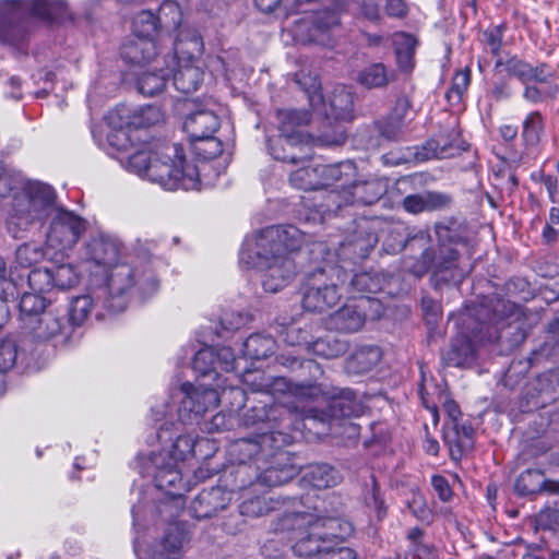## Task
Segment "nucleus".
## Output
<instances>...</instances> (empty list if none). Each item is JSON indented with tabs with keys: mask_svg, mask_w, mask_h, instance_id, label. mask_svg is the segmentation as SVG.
Returning a JSON list of instances; mask_svg holds the SVG:
<instances>
[{
	"mask_svg": "<svg viewBox=\"0 0 559 559\" xmlns=\"http://www.w3.org/2000/svg\"><path fill=\"white\" fill-rule=\"evenodd\" d=\"M80 263L91 286H100L98 299L111 311H123L130 298L154 297L160 281L151 254L128 251L115 234L98 231L84 243Z\"/></svg>",
	"mask_w": 559,
	"mask_h": 559,
	"instance_id": "obj_1",
	"label": "nucleus"
},
{
	"mask_svg": "<svg viewBox=\"0 0 559 559\" xmlns=\"http://www.w3.org/2000/svg\"><path fill=\"white\" fill-rule=\"evenodd\" d=\"M108 127L103 140L92 129L97 144L105 150H115L120 165L129 173L159 185L163 189L194 190L200 187V169L188 163L183 147L178 143L135 142L140 140L133 127V112L127 106H118L105 116Z\"/></svg>",
	"mask_w": 559,
	"mask_h": 559,
	"instance_id": "obj_2",
	"label": "nucleus"
},
{
	"mask_svg": "<svg viewBox=\"0 0 559 559\" xmlns=\"http://www.w3.org/2000/svg\"><path fill=\"white\" fill-rule=\"evenodd\" d=\"M7 207L5 227L14 238H23L32 229L50 219L45 243L56 259L68 255L86 233V219L58 202L53 187L41 181H27L17 187Z\"/></svg>",
	"mask_w": 559,
	"mask_h": 559,
	"instance_id": "obj_3",
	"label": "nucleus"
},
{
	"mask_svg": "<svg viewBox=\"0 0 559 559\" xmlns=\"http://www.w3.org/2000/svg\"><path fill=\"white\" fill-rule=\"evenodd\" d=\"M304 241V233L293 225L269 226L245 238L239 262L257 270L263 289L275 294L294 280L297 269L293 254Z\"/></svg>",
	"mask_w": 559,
	"mask_h": 559,
	"instance_id": "obj_4",
	"label": "nucleus"
},
{
	"mask_svg": "<svg viewBox=\"0 0 559 559\" xmlns=\"http://www.w3.org/2000/svg\"><path fill=\"white\" fill-rule=\"evenodd\" d=\"M378 242V236L368 231L364 237L350 239L341 243L337 252L326 250L322 242L313 245L312 254H323V266L312 272L305 284L302 306L305 310L323 312L337 304L342 293L340 284H344L348 277L345 271V261L362 260Z\"/></svg>",
	"mask_w": 559,
	"mask_h": 559,
	"instance_id": "obj_5",
	"label": "nucleus"
},
{
	"mask_svg": "<svg viewBox=\"0 0 559 559\" xmlns=\"http://www.w3.org/2000/svg\"><path fill=\"white\" fill-rule=\"evenodd\" d=\"M292 511H285L280 519L281 531H302L305 535L299 537L294 545V551L300 557L313 555L323 556L329 544L334 539H344L352 534V525L333 516H322L318 513L317 507L310 508L296 499L292 500Z\"/></svg>",
	"mask_w": 559,
	"mask_h": 559,
	"instance_id": "obj_6",
	"label": "nucleus"
},
{
	"mask_svg": "<svg viewBox=\"0 0 559 559\" xmlns=\"http://www.w3.org/2000/svg\"><path fill=\"white\" fill-rule=\"evenodd\" d=\"M71 19L67 0H0V43L15 45L34 20L63 22Z\"/></svg>",
	"mask_w": 559,
	"mask_h": 559,
	"instance_id": "obj_7",
	"label": "nucleus"
},
{
	"mask_svg": "<svg viewBox=\"0 0 559 559\" xmlns=\"http://www.w3.org/2000/svg\"><path fill=\"white\" fill-rule=\"evenodd\" d=\"M255 5L265 13H275L278 17H287L293 13H301L302 17L295 22L293 33L301 43L330 45L332 34L340 24L336 10L304 9L309 1L301 0H254Z\"/></svg>",
	"mask_w": 559,
	"mask_h": 559,
	"instance_id": "obj_8",
	"label": "nucleus"
},
{
	"mask_svg": "<svg viewBox=\"0 0 559 559\" xmlns=\"http://www.w3.org/2000/svg\"><path fill=\"white\" fill-rule=\"evenodd\" d=\"M252 416L254 418L252 424H255V418L263 420L266 418L269 429L259 433L254 438H242L228 448L230 459L238 464L235 469V481H240L241 488L246 486V479L250 478L254 473L259 459H265L269 450L283 448L289 442V436L286 432L275 429V425L271 424L275 420L276 414L280 413L277 407H271L269 411L264 408H252Z\"/></svg>",
	"mask_w": 559,
	"mask_h": 559,
	"instance_id": "obj_9",
	"label": "nucleus"
},
{
	"mask_svg": "<svg viewBox=\"0 0 559 559\" xmlns=\"http://www.w3.org/2000/svg\"><path fill=\"white\" fill-rule=\"evenodd\" d=\"M278 135L267 141L270 155L284 163L296 164L304 162L311 155L309 136L301 131V127L310 121L306 110H284L278 112Z\"/></svg>",
	"mask_w": 559,
	"mask_h": 559,
	"instance_id": "obj_10",
	"label": "nucleus"
},
{
	"mask_svg": "<svg viewBox=\"0 0 559 559\" xmlns=\"http://www.w3.org/2000/svg\"><path fill=\"white\" fill-rule=\"evenodd\" d=\"M174 50L171 62L176 64V69L169 70L173 72V85L178 92L190 94L203 81V71L194 63L195 58L203 51V40L195 29H187L185 37L183 32H180L175 38Z\"/></svg>",
	"mask_w": 559,
	"mask_h": 559,
	"instance_id": "obj_11",
	"label": "nucleus"
},
{
	"mask_svg": "<svg viewBox=\"0 0 559 559\" xmlns=\"http://www.w3.org/2000/svg\"><path fill=\"white\" fill-rule=\"evenodd\" d=\"M254 321L249 309L225 307L221 310L216 325H200L193 332V338L200 349H231L227 344L233 335Z\"/></svg>",
	"mask_w": 559,
	"mask_h": 559,
	"instance_id": "obj_12",
	"label": "nucleus"
},
{
	"mask_svg": "<svg viewBox=\"0 0 559 559\" xmlns=\"http://www.w3.org/2000/svg\"><path fill=\"white\" fill-rule=\"evenodd\" d=\"M140 473L153 477L156 489L164 491L170 501L163 503L165 509H170L171 503H177L187 491L181 472L177 464L166 461L163 453L155 451L138 456Z\"/></svg>",
	"mask_w": 559,
	"mask_h": 559,
	"instance_id": "obj_13",
	"label": "nucleus"
},
{
	"mask_svg": "<svg viewBox=\"0 0 559 559\" xmlns=\"http://www.w3.org/2000/svg\"><path fill=\"white\" fill-rule=\"evenodd\" d=\"M158 26L160 31L176 33L175 38L183 32L186 36L187 29H192L182 24V12L179 4L175 1H164L159 7L158 16L156 17L151 11L140 12L133 20L132 27L135 36L143 38H153Z\"/></svg>",
	"mask_w": 559,
	"mask_h": 559,
	"instance_id": "obj_14",
	"label": "nucleus"
},
{
	"mask_svg": "<svg viewBox=\"0 0 559 559\" xmlns=\"http://www.w3.org/2000/svg\"><path fill=\"white\" fill-rule=\"evenodd\" d=\"M298 474V467L292 463L288 452L273 448L265 459H259L252 480L261 487H275L293 479Z\"/></svg>",
	"mask_w": 559,
	"mask_h": 559,
	"instance_id": "obj_15",
	"label": "nucleus"
},
{
	"mask_svg": "<svg viewBox=\"0 0 559 559\" xmlns=\"http://www.w3.org/2000/svg\"><path fill=\"white\" fill-rule=\"evenodd\" d=\"M235 489L241 492L239 511L245 516H264L285 503V501L269 495L259 484L252 480V477L246 479L243 488H241L240 481H235Z\"/></svg>",
	"mask_w": 559,
	"mask_h": 559,
	"instance_id": "obj_16",
	"label": "nucleus"
},
{
	"mask_svg": "<svg viewBox=\"0 0 559 559\" xmlns=\"http://www.w3.org/2000/svg\"><path fill=\"white\" fill-rule=\"evenodd\" d=\"M23 328L25 335L35 342H52L53 346L70 344L72 328L61 323L60 318L48 311Z\"/></svg>",
	"mask_w": 559,
	"mask_h": 559,
	"instance_id": "obj_17",
	"label": "nucleus"
},
{
	"mask_svg": "<svg viewBox=\"0 0 559 559\" xmlns=\"http://www.w3.org/2000/svg\"><path fill=\"white\" fill-rule=\"evenodd\" d=\"M331 395V403L326 411L319 412L311 408L306 412V419L320 420L322 423L358 417L362 412V406L357 400L355 393L349 389H337Z\"/></svg>",
	"mask_w": 559,
	"mask_h": 559,
	"instance_id": "obj_18",
	"label": "nucleus"
},
{
	"mask_svg": "<svg viewBox=\"0 0 559 559\" xmlns=\"http://www.w3.org/2000/svg\"><path fill=\"white\" fill-rule=\"evenodd\" d=\"M183 397L178 408L179 418L182 421H190L215 408L219 403V395L216 390L211 388H194L190 383L181 385Z\"/></svg>",
	"mask_w": 559,
	"mask_h": 559,
	"instance_id": "obj_19",
	"label": "nucleus"
},
{
	"mask_svg": "<svg viewBox=\"0 0 559 559\" xmlns=\"http://www.w3.org/2000/svg\"><path fill=\"white\" fill-rule=\"evenodd\" d=\"M526 406L542 408L559 399V370L543 373L525 389Z\"/></svg>",
	"mask_w": 559,
	"mask_h": 559,
	"instance_id": "obj_20",
	"label": "nucleus"
},
{
	"mask_svg": "<svg viewBox=\"0 0 559 559\" xmlns=\"http://www.w3.org/2000/svg\"><path fill=\"white\" fill-rule=\"evenodd\" d=\"M317 178L322 180V188L336 183L342 191H331L329 198L338 204L342 200L348 182L356 176V166L352 160L337 164H316Z\"/></svg>",
	"mask_w": 559,
	"mask_h": 559,
	"instance_id": "obj_21",
	"label": "nucleus"
},
{
	"mask_svg": "<svg viewBox=\"0 0 559 559\" xmlns=\"http://www.w3.org/2000/svg\"><path fill=\"white\" fill-rule=\"evenodd\" d=\"M93 293L74 297L69 307V321L72 326L82 325L87 318L95 312L97 319H103L108 314L119 313L105 307L103 299H98L100 286H92Z\"/></svg>",
	"mask_w": 559,
	"mask_h": 559,
	"instance_id": "obj_22",
	"label": "nucleus"
},
{
	"mask_svg": "<svg viewBox=\"0 0 559 559\" xmlns=\"http://www.w3.org/2000/svg\"><path fill=\"white\" fill-rule=\"evenodd\" d=\"M231 500V493L221 487L202 490L192 501L190 511L199 520L209 519L224 510Z\"/></svg>",
	"mask_w": 559,
	"mask_h": 559,
	"instance_id": "obj_23",
	"label": "nucleus"
},
{
	"mask_svg": "<svg viewBox=\"0 0 559 559\" xmlns=\"http://www.w3.org/2000/svg\"><path fill=\"white\" fill-rule=\"evenodd\" d=\"M319 115L325 116L328 119L333 118L337 121H349L353 119V93L345 85L334 87L330 96L329 104L322 97V104L318 108H312Z\"/></svg>",
	"mask_w": 559,
	"mask_h": 559,
	"instance_id": "obj_24",
	"label": "nucleus"
},
{
	"mask_svg": "<svg viewBox=\"0 0 559 559\" xmlns=\"http://www.w3.org/2000/svg\"><path fill=\"white\" fill-rule=\"evenodd\" d=\"M385 191L386 182L382 179H370L362 182H352L350 180L337 207L355 202L372 204L377 202Z\"/></svg>",
	"mask_w": 559,
	"mask_h": 559,
	"instance_id": "obj_25",
	"label": "nucleus"
},
{
	"mask_svg": "<svg viewBox=\"0 0 559 559\" xmlns=\"http://www.w3.org/2000/svg\"><path fill=\"white\" fill-rule=\"evenodd\" d=\"M349 297L354 299L353 302L345 304L341 309L329 317L326 325L330 330L353 333L364 326L366 313L358 307L357 296L353 295Z\"/></svg>",
	"mask_w": 559,
	"mask_h": 559,
	"instance_id": "obj_26",
	"label": "nucleus"
},
{
	"mask_svg": "<svg viewBox=\"0 0 559 559\" xmlns=\"http://www.w3.org/2000/svg\"><path fill=\"white\" fill-rule=\"evenodd\" d=\"M219 127V118L209 108H200L190 114L183 124L190 141L213 136Z\"/></svg>",
	"mask_w": 559,
	"mask_h": 559,
	"instance_id": "obj_27",
	"label": "nucleus"
},
{
	"mask_svg": "<svg viewBox=\"0 0 559 559\" xmlns=\"http://www.w3.org/2000/svg\"><path fill=\"white\" fill-rule=\"evenodd\" d=\"M222 352H195L192 360L193 370L200 376H207L211 372H217V369L224 371L234 370L233 352H224V360L221 359Z\"/></svg>",
	"mask_w": 559,
	"mask_h": 559,
	"instance_id": "obj_28",
	"label": "nucleus"
},
{
	"mask_svg": "<svg viewBox=\"0 0 559 559\" xmlns=\"http://www.w3.org/2000/svg\"><path fill=\"white\" fill-rule=\"evenodd\" d=\"M41 358L43 352H0V395L4 392V372L9 371L17 361L25 362L24 371L40 370Z\"/></svg>",
	"mask_w": 559,
	"mask_h": 559,
	"instance_id": "obj_29",
	"label": "nucleus"
},
{
	"mask_svg": "<svg viewBox=\"0 0 559 559\" xmlns=\"http://www.w3.org/2000/svg\"><path fill=\"white\" fill-rule=\"evenodd\" d=\"M156 55V45L153 38L135 36L121 47V57L129 63L144 66Z\"/></svg>",
	"mask_w": 559,
	"mask_h": 559,
	"instance_id": "obj_30",
	"label": "nucleus"
},
{
	"mask_svg": "<svg viewBox=\"0 0 559 559\" xmlns=\"http://www.w3.org/2000/svg\"><path fill=\"white\" fill-rule=\"evenodd\" d=\"M450 198L440 192H425L409 194L403 200V207L411 214H418L426 211H436L447 206Z\"/></svg>",
	"mask_w": 559,
	"mask_h": 559,
	"instance_id": "obj_31",
	"label": "nucleus"
},
{
	"mask_svg": "<svg viewBox=\"0 0 559 559\" xmlns=\"http://www.w3.org/2000/svg\"><path fill=\"white\" fill-rule=\"evenodd\" d=\"M341 480L340 472L329 464H311L302 474V481L316 489L334 487Z\"/></svg>",
	"mask_w": 559,
	"mask_h": 559,
	"instance_id": "obj_32",
	"label": "nucleus"
},
{
	"mask_svg": "<svg viewBox=\"0 0 559 559\" xmlns=\"http://www.w3.org/2000/svg\"><path fill=\"white\" fill-rule=\"evenodd\" d=\"M388 284V278L380 272H359L350 278L347 292L350 296L355 295V293L360 294V296H367V294H376L383 290Z\"/></svg>",
	"mask_w": 559,
	"mask_h": 559,
	"instance_id": "obj_33",
	"label": "nucleus"
},
{
	"mask_svg": "<svg viewBox=\"0 0 559 559\" xmlns=\"http://www.w3.org/2000/svg\"><path fill=\"white\" fill-rule=\"evenodd\" d=\"M50 300L45 296L34 293V292H25L19 304L20 308V319L22 322V329L27 324L34 323L35 319L43 316L46 308L50 305Z\"/></svg>",
	"mask_w": 559,
	"mask_h": 559,
	"instance_id": "obj_34",
	"label": "nucleus"
},
{
	"mask_svg": "<svg viewBox=\"0 0 559 559\" xmlns=\"http://www.w3.org/2000/svg\"><path fill=\"white\" fill-rule=\"evenodd\" d=\"M43 259L57 260L52 251L48 254L47 246L43 248L36 242H25L17 247L15 251V265L20 267H31L33 264L40 262Z\"/></svg>",
	"mask_w": 559,
	"mask_h": 559,
	"instance_id": "obj_35",
	"label": "nucleus"
},
{
	"mask_svg": "<svg viewBox=\"0 0 559 559\" xmlns=\"http://www.w3.org/2000/svg\"><path fill=\"white\" fill-rule=\"evenodd\" d=\"M308 332L289 328L287 330V342L289 346L300 347L301 349H324L325 347L332 348L333 342H336L331 332L324 336H318L314 341L308 340Z\"/></svg>",
	"mask_w": 559,
	"mask_h": 559,
	"instance_id": "obj_36",
	"label": "nucleus"
},
{
	"mask_svg": "<svg viewBox=\"0 0 559 559\" xmlns=\"http://www.w3.org/2000/svg\"><path fill=\"white\" fill-rule=\"evenodd\" d=\"M392 40L400 68L404 71L411 70L413 68L416 39L412 35L401 32L394 34Z\"/></svg>",
	"mask_w": 559,
	"mask_h": 559,
	"instance_id": "obj_37",
	"label": "nucleus"
},
{
	"mask_svg": "<svg viewBox=\"0 0 559 559\" xmlns=\"http://www.w3.org/2000/svg\"><path fill=\"white\" fill-rule=\"evenodd\" d=\"M57 290H68L79 285L81 273L72 263L56 264L50 267Z\"/></svg>",
	"mask_w": 559,
	"mask_h": 559,
	"instance_id": "obj_38",
	"label": "nucleus"
},
{
	"mask_svg": "<svg viewBox=\"0 0 559 559\" xmlns=\"http://www.w3.org/2000/svg\"><path fill=\"white\" fill-rule=\"evenodd\" d=\"M156 70L157 67H154V71H145L139 76L136 85L141 94L154 96L165 88L168 72L160 69L159 73H156Z\"/></svg>",
	"mask_w": 559,
	"mask_h": 559,
	"instance_id": "obj_39",
	"label": "nucleus"
},
{
	"mask_svg": "<svg viewBox=\"0 0 559 559\" xmlns=\"http://www.w3.org/2000/svg\"><path fill=\"white\" fill-rule=\"evenodd\" d=\"M296 83L307 94L309 104L312 108H318L321 106V83L316 73L301 70L296 74Z\"/></svg>",
	"mask_w": 559,
	"mask_h": 559,
	"instance_id": "obj_40",
	"label": "nucleus"
},
{
	"mask_svg": "<svg viewBox=\"0 0 559 559\" xmlns=\"http://www.w3.org/2000/svg\"><path fill=\"white\" fill-rule=\"evenodd\" d=\"M195 440L190 435L178 436L170 445L169 450H163L158 453H163L166 456V461H170L178 465L180 461H185L193 454Z\"/></svg>",
	"mask_w": 559,
	"mask_h": 559,
	"instance_id": "obj_41",
	"label": "nucleus"
},
{
	"mask_svg": "<svg viewBox=\"0 0 559 559\" xmlns=\"http://www.w3.org/2000/svg\"><path fill=\"white\" fill-rule=\"evenodd\" d=\"M545 479L539 469H526L515 481V490L521 496L538 493L544 489Z\"/></svg>",
	"mask_w": 559,
	"mask_h": 559,
	"instance_id": "obj_42",
	"label": "nucleus"
},
{
	"mask_svg": "<svg viewBox=\"0 0 559 559\" xmlns=\"http://www.w3.org/2000/svg\"><path fill=\"white\" fill-rule=\"evenodd\" d=\"M293 187L301 190H318L322 188V180L317 178L316 164L300 167L289 176Z\"/></svg>",
	"mask_w": 559,
	"mask_h": 559,
	"instance_id": "obj_43",
	"label": "nucleus"
},
{
	"mask_svg": "<svg viewBox=\"0 0 559 559\" xmlns=\"http://www.w3.org/2000/svg\"><path fill=\"white\" fill-rule=\"evenodd\" d=\"M459 138V132L452 129L447 135L439 134L436 139L430 140L427 145L431 153L427 158H445L453 155L454 143Z\"/></svg>",
	"mask_w": 559,
	"mask_h": 559,
	"instance_id": "obj_44",
	"label": "nucleus"
},
{
	"mask_svg": "<svg viewBox=\"0 0 559 559\" xmlns=\"http://www.w3.org/2000/svg\"><path fill=\"white\" fill-rule=\"evenodd\" d=\"M27 282L32 292L43 296L56 289L50 267L33 269L28 273Z\"/></svg>",
	"mask_w": 559,
	"mask_h": 559,
	"instance_id": "obj_45",
	"label": "nucleus"
},
{
	"mask_svg": "<svg viewBox=\"0 0 559 559\" xmlns=\"http://www.w3.org/2000/svg\"><path fill=\"white\" fill-rule=\"evenodd\" d=\"M390 81V74L382 63H373L359 73V82L368 87H382Z\"/></svg>",
	"mask_w": 559,
	"mask_h": 559,
	"instance_id": "obj_46",
	"label": "nucleus"
},
{
	"mask_svg": "<svg viewBox=\"0 0 559 559\" xmlns=\"http://www.w3.org/2000/svg\"><path fill=\"white\" fill-rule=\"evenodd\" d=\"M544 131V120L539 111L530 112L523 121L522 136L527 145H536Z\"/></svg>",
	"mask_w": 559,
	"mask_h": 559,
	"instance_id": "obj_47",
	"label": "nucleus"
},
{
	"mask_svg": "<svg viewBox=\"0 0 559 559\" xmlns=\"http://www.w3.org/2000/svg\"><path fill=\"white\" fill-rule=\"evenodd\" d=\"M188 532L185 527L175 522L170 523L163 538L162 545L167 554L178 552L188 540Z\"/></svg>",
	"mask_w": 559,
	"mask_h": 559,
	"instance_id": "obj_48",
	"label": "nucleus"
},
{
	"mask_svg": "<svg viewBox=\"0 0 559 559\" xmlns=\"http://www.w3.org/2000/svg\"><path fill=\"white\" fill-rule=\"evenodd\" d=\"M471 83V71L469 69L460 70L455 73L452 80L451 87L445 94L448 102L451 105H457L463 99Z\"/></svg>",
	"mask_w": 559,
	"mask_h": 559,
	"instance_id": "obj_49",
	"label": "nucleus"
},
{
	"mask_svg": "<svg viewBox=\"0 0 559 559\" xmlns=\"http://www.w3.org/2000/svg\"><path fill=\"white\" fill-rule=\"evenodd\" d=\"M194 154L202 159H211L222 153V143L214 136L206 139H195L190 141Z\"/></svg>",
	"mask_w": 559,
	"mask_h": 559,
	"instance_id": "obj_50",
	"label": "nucleus"
},
{
	"mask_svg": "<svg viewBox=\"0 0 559 559\" xmlns=\"http://www.w3.org/2000/svg\"><path fill=\"white\" fill-rule=\"evenodd\" d=\"M163 120V114L158 107L145 106L133 112V127L138 129L148 128Z\"/></svg>",
	"mask_w": 559,
	"mask_h": 559,
	"instance_id": "obj_51",
	"label": "nucleus"
},
{
	"mask_svg": "<svg viewBox=\"0 0 559 559\" xmlns=\"http://www.w3.org/2000/svg\"><path fill=\"white\" fill-rule=\"evenodd\" d=\"M407 111H408L407 99H405V98L397 99L394 111L391 116L392 127L391 126L384 127L382 129V135L390 140L396 139L400 133V130H401L402 120L405 117Z\"/></svg>",
	"mask_w": 559,
	"mask_h": 559,
	"instance_id": "obj_52",
	"label": "nucleus"
},
{
	"mask_svg": "<svg viewBox=\"0 0 559 559\" xmlns=\"http://www.w3.org/2000/svg\"><path fill=\"white\" fill-rule=\"evenodd\" d=\"M15 290L16 277L0 257V301H7L10 297H14Z\"/></svg>",
	"mask_w": 559,
	"mask_h": 559,
	"instance_id": "obj_53",
	"label": "nucleus"
},
{
	"mask_svg": "<svg viewBox=\"0 0 559 559\" xmlns=\"http://www.w3.org/2000/svg\"><path fill=\"white\" fill-rule=\"evenodd\" d=\"M364 500L366 506L376 512L378 519L385 514L384 502L380 497L379 488L373 477H371L370 488L369 485L366 486Z\"/></svg>",
	"mask_w": 559,
	"mask_h": 559,
	"instance_id": "obj_54",
	"label": "nucleus"
},
{
	"mask_svg": "<svg viewBox=\"0 0 559 559\" xmlns=\"http://www.w3.org/2000/svg\"><path fill=\"white\" fill-rule=\"evenodd\" d=\"M243 346L246 349H272L275 346L277 347L278 344L270 332L261 331L250 334L245 340Z\"/></svg>",
	"mask_w": 559,
	"mask_h": 559,
	"instance_id": "obj_55",
	"label": "nucleus"
},
{
	"mask_svg": "<svg viewBox=\"0 0 559 559\" xmlns=\"http://www.w3.org/2000/svg\"><path fill=\"white\" fill-rule=\"evenodd\" d=\"M358 307L366 313L367 319H379L384 313V306L381 300L368 296H357Z\"/></svg>",
	"mask_w": 559,
	"mask_h": 559,
	"instance_id": "obj_56",
	"label": "nucleus"
},
{
	"mask_svg": "<svg viewBox=\"0 0 559 559\" xmlns=\"http://www.w3.org/2000/svg\"><path fill=\"white\" fill-rule=\"evenodd\" d=\"M457 252L449 247H442L439 255L432 261V266L437 274L455 267Z\"/></svg>",
	"mask_w": 559,
	"mask_h": 559,
	"instance_id": "obj_57",
	"label": "nucleus"
},
{
	"mask_svg": "<svg viewBox=\"0 0 559 559\" xmlns=\"http://www.w3.org/2000/svg\"><path fill=\"white\" fill-rule=\"evenodd\" d=\"M506 71L510 75L518 78L521 82L526 83L530 81L532 64L518 58H511L506 63Z\"/></svg>",
	"mask_w": 559,
	"mask_h": 559,
	"instance_id": "obj_58",
	"label": "nucleus"
},
{
	"mask_svg": "<svg viewBox=\"0 0 559 559\" xmlns=\"http://www.w3.org/2000/svg\"><path fill=\"white\" fill-rule=\"evenodd\" d=\"M27 181L28 180H23L21 178H15V177L4 174L2 165L0 164V197L11 194V197H12L11 202H12L14 199V194L19 189L17 187L23 186Z\"/></svg>",
	"mask_w": 559,
	"mask_h": 559,
	"instance_id": "obj_59",
	"label": "nucleus"
},
{
	"mask_svg": "<svg viewBox=\"0 0 559 559\" xmlns=\"http://www.w3.org/2000/svg\"><path fill=\"white\" fill-rule=\"evenodd\" d=\"M507 25L502 23L484 33L485 40L493 55L501 49Z\"/></svg>",
	"mask_w": 559,
	"mask_h": 559,
	"instance_id": "obj_60",
	"label": "nucleus"
},
{
	"mask_svg": "<svg viewBox=\"0 0 559 559\" xmlns=\"http://www.w3.org/2000/svg\"><path fill=\"white\" fill-rule=\"evenodd\" d=\"M369 352H354L346 361V370L353 373L366 372L370 369L371 362L367 361Z\"/></svg>",
	"mask_w": 559,
	"mask_h": 559,
	"instance_id": "obj_61",
	"label": "nucleus"
},
{
	"mask_svg": "<svg viewBox=\"0 0 559 559\" xmlns=\"http://www.w3.org/2000/svg\"><path fill=\"white\" fill-rule=\"evenodd\" d=\"M407 508L419 520H428L430 510L427 508L424 496L419 492H414L411 500L407 501Z\"/></svg>",
	"mask_w": 559,
	"mask_h": 559,
	"instance_id": "obj_62",
	"label": "nucleus"
},
{
	"mask_svg": "<svg viewBox=\"0 0 559 559\" xmlns=\"http://www.w3.org/2000/svg\"><path fill=\"white\" fill-rule=\"evenodd\" d=\"M342 539H334L333 544H329L321 559H356L355 552L344 546H338Z\"/></svg>",
	"mask_w": 559,
	"mask_h": 559,
	"instance_id": "obj_63",
	"label": "nucleus"
},
{
	"mask_svg": "<svg viewBox=\"0 0 559 559\" xmlns=\"http://www.w3.org/2000/svg\"><path fill=\"white\" fill-rule=\"evenodd\" d=\"M431 485L441 501L448 502L451 500L453 491L445 477L441 475H433L431 478Z\"/></svg>",
	"mask_w": 559,
	"mask_h": 559,
	"instance_id": "obj_64",
	"label": "nucleus"
}]
</instances>
